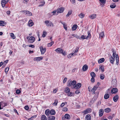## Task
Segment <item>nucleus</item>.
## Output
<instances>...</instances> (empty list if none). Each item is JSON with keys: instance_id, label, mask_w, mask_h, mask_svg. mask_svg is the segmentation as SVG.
Masks as SVG:
<instances>
[{"instance_id": "obj_61", "label": "nucleus", "mask_w": 120, "mask_h": 120, "mask_svg": "<svg viewBox=\"0 0 120 120\" xmlns=\"http://www.w3.org/2000/svg\"><path fill=\"white\" fill-rule=\"evenodd\" d=\"M94 77H92L91 79V81L92 82H94Z\"/></svg>"}, {"instance_id": "obj_59", "label": "nucleus", "mask_w": 120, "mask_h": 120, "mask_svg": "<svg viewBox=\"0 0 120 120\" xmlns=\"http://www.w3.org/2000/svg\"><path fill=\"white\" fill-rule=\"evenodd\" d=\"M75 37L77 38H78L80 39H81V38L79 36L76 35H75L74 36Z\"/></svg>"}, {"instance_id": "obj_3", "label": "nucleus", "mask_w": 120, "mask_h": 120, "mask_svg": "<svg viewBox=\"0 0 120 120\" xmlns=\"http://www.w3.org/2000/svg\"><path fill=\"white\" fill-rule=\"evenodd\" d=\"M79 49V47H77L75 49V50L74 52L73 53H71L68 55V58H70L72 56H74L75 55H76V54H75V53L77 52Z\"/></svg>"}, {"instance_id": "obj_44", "label": "nucleus", "mask_w": 120, "mask_h": 120, "mask_svg": "<svg viewBox=\"0 0 120 120\" xmlns=\"http://www.w3.org/2000/svg\"><path fill=\"white\" fill-rule=\"evenodd\" d=\"M63 26L64 28L67 30V25L65 24H63Z\"/></svg>"}, {"instance_id": "obj_34", "label": "nucleus", "mask_w": 120, "mask_h": 120, "mask_svg": "<svg viewBox=\"0 0 120 120\" xmlns=\"http://www.w3.org/2000/svg\"><path fill=\"white\" fill-rule=\"evenodd\" d=\"M98 87V86H97V85H96L92 89L91 91H95Z\"/></svg>"}, {"instance_id": "obj_17", "label": "nucleus", "mask_w": 120, "mask_h": 120, "mask_svg": "<svg viewBox=\"0 0 120 120\" xmlns=\"http://www.w3.org/2000/svg\"><path fill=\"white\" fill-rule=\"evenodd\" d=\"M55 117L53 116H50L48 117V120H55Z\"/></svg>"}, {"instance_id": "obj_30", "label": "nucleus", "mask_w": 120, "mask_h": 120, "mask_svg": "<svg viewBox=\"0 0 120 120\" xmlns=\"http://www.w3.org/2000/svg\"><path fill=\"white\" fill-rule=\"evenodd\" d=\"M54 43V41H52L51 42L49 43L48 44L47 46L48 47H50Z\"/></svg>"}, {"instance_id": "obj_51", "label": "nucleus", "mask_w": 120, "mask_h": 120, "mask_svg": "<svg viewBox=\"0 0 120 120\" xmlns=\"http://www.w3.org/2000/svg\"><path fill=\"white\" fill-rule=\"evenodd\" d=\"M71 2L72 3V4L75 5V0H70Z\"/></svg>"}, {"instance_id": "obj_2", "label": "nucleus", "mask_w": 120, "mask_h": 120, "mask_svg": "<svg viewBox=\"0 0 120 120\" xmlns=\"http://www.w3.org/2000/svg\"><path fill=\"white\" fill-rule=\"evenodd\" d=\"M28 40V42L30 43H33L35 40V38L33 36L29 37L28 36L26 38Z\"/></svg>"}, {"instance_id": "obj_45", "label": "nucleus", "mask_w": 120, "mask_h": 120, "mask_svg": "<svg viewBox=\"0 0 120 120\" xmlns=\"http://www.w3.org/2000/svg\"><path fill=\"white\" fill-rule=\"evenodd\" d=\"M116 5H115L114 4H111L110 5V7L112 8H114L116 7Z\"/></svg>"}, {"instance_id": "obj_48", "label": "nucleus", "mask_w": 120, "mask_h": 120, "mask_svg": "<svg viewBox=\"0 0 120 120\" xmlns=\"http://www.w3.org/2000/svg\"><path fill=\"white\" fill-rule=\"evenodd\" d=\"M41 3H42L41 4H40L39 5V6L40 7L41 6H43L45 4V2L44 1H42L41 2Z\"/></svg>"}, {"instance_id": "obj_31", "label": "nucleus", "mask_w": 120, "mask_h": 120, "mask_svg": "<svg viewBox=\"0 0 120 120\" xmlns=\"http://www.w3.org/2000/svg\"><path fill=\"white\" fill-rule=\"evenodd\" d=\"M72 85L73 86V87H74L76 85V81L75 80H74L72 81Z\"/></svg>"}, {"instance_id": "obj_35", "label": "nucleus", "mask_w": 120, "mask_h": 120, "mask_svg": "<svg viewBox=\"0 0 120 120\" xmlns=\"http://www.w3.org/2000/svg\"><path fill=\"white\" fill-rule=\"evenodd\" d=\"M72 11L71 10H70L69 11L68 14L66 15V17H68L72 13Z\"/></svg>"}, {"instance_id": "obj_33", "label": "nucleus", "mask_w": 120, "mask_h": 120, "mask_svg": "<svg viewBox=\"0 0 120 120\" xmlns=\"http://www.w3.org/2000/svg\"><path fill=\"white\" fill-rule=\"evenodd\" d=\"M90 75L92 77H95V74L94 72H91Z\"/></svg>"}, {"instance_id": "obj_64", "label": "nucleus", "mask_w": 120, "mask_h": 120, "mask_svg": "<svg viewBox=\"0 0 120 120\" xmlns=\"http://www.w3.org/2000/svg\"><path fill=\"white\" fill-rule=\"evenodd\" d=\"M67 80V78H64L63 81V83H65Z\"/></svg>"}, {"instance_id": "obj_18", "label": "nucleus", "mask_w": 120, "mask_h": 120, "mask_svg": "<svg viewBox=\"0 0 120 120\" xmlns=\"http://www.w3.org/2000/svg\"><path fill=\"white\" fill-rule=\"evenodd\" d=\"M29 26H31L34 25V23L31 20H30L28 22Z\"/></svg>"}, {"instance_id": "obj_52", "label": "nucleus", "mask_w": 120, "mask_h": 120, "mask_svg": "<svg viewBox=\"0 0 120 120\" xmlns=\"http://www.w3.org/2000/svg\"><path fill=\"white\" fill-rule=\"evenodd\" d=\"M46 32H43V34L42 35V36L44 38L45 37L46 35Z\"/></svg>"}, {"instance_id": "obj_24", "label": "nucleus", "mask_w": 120, "mask_h": 120, "mask_svg": "<svg viewBox=\"0 0 120 120\" xmlns=\"http://www.w3.org/2000/svg\"><path fill=\"white\" fill-rule=\"evenodd\" d=\"M105 112L107 113L111 111V109L109 108H107L105 109Z\"/></svg>"}, {"instance_id": "obj_63", "label": "nucleus", "mask_w": 120, "mask_h": 120, "mask_svg": "<svg viewBox=\"0 0 120 120\" xmlns=\"http://www.w3.org/2000/svg\"><path fill=\"white\" fill-rule=\"evenodd\" d=\"M64 105L65 104L63 102L61 104L60 106L61 107H63L64 106Z\"/></svg>"}, {"instance_id": "obj_20", "label": "nucleus", "mask_w": 120, "mask_h": 120, "mask_svg": "<svg viewBox=\"0 0 120 120\" xmlns=\"http://www.w3.org/2000/svg\"><path fill=\"white\" fill-rule=\"evenodd\" d=\"M65 118L67 119H69L70 118V116L68 114H66L65 115Z\"/></svg>"}, {"instance_id": "obj_25", "label": "nucleus", "mask_w": 120, "mask_h": 120, "mask_svg": "<svg viewBox=\"0 0 120 120\" xmlns=\"http://www.w3.org/2000/svg\"><path fill=\"white\" fill-rule=\"evenodd\" d=\"M78 16L81 19H82L85 16V15L82 13H81L79 14L78 15Z\"/></svg>"}, {"instance_id": "obj_15", "label": "nucleus", "mask_w": 120, "mask_h": 120, "mask_svg": "<svg viewBox=\"0 0 120 120\" xmlns=\"http://www.w3.org/2000/svg\"><path fill=\"white\" fill-rule=\"evenodd\" d=\"M103 113L104 110L102 109H100L99 112V115L100 116H102L103 114Z\"/></svg>"}, {"instance_id": "obj_4", "label": "nucleus", "mask_w": 120, "mask_h": 120, "mask_svg": "<svg viewBox=\"0 0 120 120\" xmlns=\"http://www.w3.org/2000/svg\"><path fill=\"white\" fill-rule=\"evenodd\" d=\"M88 35L86 37H85L84 35H82L80 37L81 39H88L89 38H90L91 37V34L90 31H88L87 32Z\"/></svg>"}, {"instance_id": "obj_40", "label": "nucleus", "mask_w": 120, "mask_h": 120, "mask_svg": "<svg viewBox=\"0 0 120 120\" xmlns=\"http://www.w3.org/2000/svg\"><path fill=\"white\" fill-rule=\"evenodd\" d=\"M58 102V100L57 99H55V102L53 103V104H54L55 106H56L57 105Z\"/></svg>"}, {"instance_id": "obj_37", "label": "nucleus", "mask_w": 120, "mask_h": 120, "mask_svg": "<svg viewBox=\"0 0 120 120\" xmlns=\"http://www.w3.org/2000/svg\"><path fill=\"white\" fill-rule=\"evenodd\" d=\"M97 99L96 97V98H95V97H94L92 100H91L90 101V102L91 103H93L94 101L96 100Z\"/></svg>"}, {"instance_id": "obj_9", "label": "nucleus", "mask_w": 120, "mask_h": 120, "mask_svg": "<svg viewBox=\"0 0 120 120\" xmlns=\"http://www.w3.org/2000/svg\"><path fill=\"white\" fill-rule=\"evenodd\" d=\"M118 89L116 88H113L111 90V93L112 94H115L117 92Z\"/></svg>"}, {"instance_id": "obj_53", "label": "nucleus", "mask_w": 120, "mask_h": 120, "mask_svg": "<svg viewBox=\"0 0 120 120\" xmlns=\"http://www.w3.org/2000/svg\"><path fill=\"white\" fill-rule=\"evenodd\" d=\"M75 93L77 94H78L80 93L79 90H76L75 92Z\"/></svg>"}, {"instance_id": "obj_57", "label": "nucleus", "mask_w": 120, "mask_h": 120, "mask_svg": "<svg viewBox=\"0 0 120 120\" xmlns=\"http://www.w3.org/2000/svg\"><path fill=\"white\" fill-rule=\"evenodd\" d=\"M68 93V95L70 96H72L73 95V94L71 92H70V93L69 92V93Z\"/></svg>"}, {"instance_id": "obj_29", "label": "nucleus", "mask_w": 120, "mask_h": 120, "mask_svg": "<svg viewBox=\"0 0 120 120\" xmlns=\"http://www.w3.org/2000/svg\"><path fill=\"white\" fill-rule=\"evenodd\" d=\"M10 35L11 37L13 39H15V38L16 37L15 36L14 34L12 33H10Z\"/></svg>"}, {"instance_id": "obj_10", "label": "nucleus", "mask_w": 120, "mask_h": 120, "mask_svg": "<svg viewBox=\"0 0 120 120\" xmlns=\"http://www.w3.org/2000/svg\"><path fill=\"white\" fill-rule=\"evenodd\" d=\"M43 58V57L42 56L36 57L34 58V61H40Z\"/></svg>"}, {"instance_id": "obj_39", "label": "nucleus", "mask_w": 120, "mask_h": 120, "mask_svg": "<svg viewBox=\"0 0 120 120\" xmlns=\"http://www.w3.org/2000/svg\"><path fill=\"white\" fill-rule=\"evenodd\" d=\"M9 69V68L8 67H7L5 68V72L6 74H7V72L8 71Z\"/></svg>"}, {"instance_id": "obj_27", "label": "nucleus", "mask_w": 120, "mask_h": 120, "mask_svg": "<svg viewBox=\"0 0 120 120\" xmlns=\"http://www.w3.org/2000/svg\"><path fill=\"white\" fill-rule=\"evenodd\" d=\"M50 111L48 109H47L46 110L45 112V113L46 115L48 116L49 115V114H50Z\"/></svg>"}, {"instance_id": "obj_21", "label": "nucleus", "mask_w": 120, "mask_h": 120, "mask_svg": "<svg viewBox=\"0 0 120 120\" xmlns=\"http://www.w3.org/2000/svg\"><path fill=\"white\" fill-rule=\"evenodd\" d=\"M105 60L104 58H103L100 59L98 61V63L99 64H100L103 63L104 61Z\"/></svg>"}, {"instance_id": "obj_62", "label": "nucleus", "mask_w": 120, "mask_h": 120, "mask_svg": "<svg viewBox=\"0 0 120 120\" xmlns=\"http://www.w3.org/2000/svg\"><path fill=\"white\" fill-rule=\"evenodd\" d=\"M28 46L30 47H31L33 48H34V47L35 46L34 45H29Z\"/></svg>"}, {"instance_id": "obj_55", "label": "nucleus", "mask_w": 120, "mask_h": 120, "mask_svg": "<svg viewBox=\"0 0 120 120\" xmlns=\"http://www.w3.org/2000/svg\"><path fill=\"white\" fill-rule=\"evenodd\" d=\"M72 83L71 81H70L68 83V86H70L72 85Z\"/></svg>"}, {"instance_id": "obj_23", "label": "nucleus", "mask_w": 120, "mask_h": 120, "mask_svg": "<svg viewBox=\"0 0 120 120\" xmlns=\"http://www.w3.org/2000/svg\"><path fill=\"white\" fill-rule=\"evenodd\" d=\"M109 95L108 94H105L104 96V98L105 99H108L109 97Z\"/></svg>"}, {"instance_id": "obj_7", "label": "nucleus", "mask_w": 120, "mask_h": 120, "mask_svg": "<svg viewBox=\"0 0 120 120\" xmlns=\"http://www.w3.org/2000/svg\"><path fill=\"white\" fill-rule=\"evenodd\" d=\"M64 10V8L63 7H62L57 9L56 11L58 13H61L63 12Z\"/></svg>"}, {"instance_id": "obj_50", "label": "nucleus", "mask_w": 120, "mask_h": 120, "mask_svg": "<svg viewBox=\"0 0 120 120\" xmlns=\"http://www.w3.org/2000/svg\"><path fill=\"white\" fill-rule=\"evenodd\" d=\"M68 110V109L66 107H64L63 109V111H67Z\"/></svg>"}, {"instance_id": "obj_36", "label": "nucleus", "mask_w": 120, "mask_h": 120, "mask_svg": "<svg viewBox=\"0 0 120 120\" xmlns=\"http://www.w3.org/2000/svg\"><path fill=\"white\" fill-rule=\"evenodd\" d=\"M65 92L67 93H68L70 92V89L68 87H67L65 89Z\"/></svg>"}, {"instance_id": "obj_13", "label": "nucleus", "mask_w": 120, "mask_h": 120, "mask_svg": "<svg viewBox=\"0 0 120 120\" xmlns=\"http://www.w3.org/2000/svg\"><path fill=\"white\" fill-rule=\"evenodd\" d=\"M96 17V15L95 14H92L89 16V17L91 19H95Z\"/></svg>"}, {"instance_id": "obj_16", "label": "nucleus", "mask_w": 120, "mask_h": 120, "mask_svg": "<svg viewBox=\"0 0 120 120\" xmlns=\"http://www.w3.org/2000/svg\"><path fill=\"white\" fill-rule=\"evenodd\" d=\"M91 116L89 114L87 115L86 117L85 120H91Z\"/></svg>"}, {"instance_id": "obj_26", "label": "nucleus", "mask_w": 120, "mask_h": 120, "mask_svg": "<svg viewBox=\"0 0 120 120\" xmlns=\"http://www.w3.org/2000/svg\"><path fill=\"white\" fill-rule=\"evenodd\" d=\"M78 26L77 25H74L72 27V29L73 30H75L77 29Z\"/></svg>"}, {"instance_id": "obj_54", "label": "nucleus", "mask_w": 120, "mask_h": 120, "mask_svg": "<svg viewBox=\"0 0 120 120\" xmlns=\"http://www.w3.org/2000/svg\"><path fill=\"white\" fill-rule=\"evenodd\" d=\"M21 92L19 90H17L16 91V93L17 94H19Z\"/></svg>"}, {"instance_id": "obj_6", "label": "nucleus", "mask_w": 120, "mask_h": 120, "mask_svg": "<svg viewBox=\"0 0 120 120\" xmlns=\"http://www.w3.org/2000/svg\"><path fill=\"white\" fill-rule=\"evenodd\" d=\"M39 48L41 54H44L46 52V48H43L42 46H40Z\"/></svg>"}, {"instance_id": "obj_1", "label": "nucleus", "mask_w": 120, "mask_h": 120, "mask_svg": "<svg viewBox=\"0 0 120 120\" xmlns=\"http://www.w3.org/2000/svg\"><path fill=\"white\" fill-rule=\"evenodd\" d=\"M55 51L59 53H61L63 55L65 56L66 55V53L65 51L61 48H58L55 50Z\"/></svg>"}, {"instance_id": "obj_43", "label": "nucleus", "mask_w": 120, "mask_h": 120, "mask_svg": "<svg viewBox=\"0 0 120 120\" xmlns=\"http://www.w3.org/2000/svg\"><path fill=\"white\" fill-rule=\"evenodd\" d=\"M116 63L117 64H119L118 63V54L117 55H116Z\"/></svg>"}, {"instance_id": "obj_8", "label": "nucleus", "mask_w": 120, "mask_h": 120, "mask_svg": "<svg viewBox=\"0 0 120 120\" xmlns=\"http://www.w3.org/2000/svg\"><path fill=\"white\" fill-rule=\"evenodd\" d=\"M81 85L82 84L81 83H78L73 88L75 89H78L80 88Z\"/></svg>"}, {"instance_id": "obj_22", "label": "nucleus", "mask_w": 120, "mask_h": 120, "mask_svg": "<svg viewBox=\"0 0 120 120\" xmlns=\"http://www.w3.org/2000/svg\"><path fill=\"white\" fill-rule=\"evenodd\" d=\"M41 120H47V118L45 116L43 115L41 116Z\"/></svg>"}, {"instance_id": "obj_60", "label": "nucleus", "mask_w": 120, "mask_h": 120, "mask_svg": "<svg viewBox=\"0 0 120 120\" xmlns=\"http://www.w3.org/2000/svg\"><path fill=\"white\" fill-rule=\"evenodd\" d=\"M29 0H24L23 1V3H26L27 4L28 1Z\"/></svg>"}, {"instance_id": "obj_12", "label": "nucleus", "mask_w": 120, "mask_h": 120, "mask_svg": "<svg viewBox=\"0 0 120 120\" xmlns=\"http://www.w3.org/2000/svg\"><path fill=\"white\" fill-rule=\"evenodd\" d=\"M88 68V66L86 64H85L82 67V70L84 71H86Z\"/></svg>"}, {"instance_id": "obj_14", "label": "nucleus", "mask_w": 120, "mask_h": 120, "mask_svg": "<svg viewBox=\"0 0 120 120\" xmlns=\"http://www.w3.org/2000/svg\"><path fill=\"white\" fill-rule=\"evenodd\" d=\"M115 58L112 57V56H111L110 58V61L112 64H113L114 61L115 60Z\"/></svg>"}, {"instance_id": "obj_11", "label": "nucleus", "mask_w": 120, "mask_h": 120, "mask_svg": "<svg viewBox=\"0 0 120 120\" xmlns=\"http://www.w3.org/2000/svg\"><path fill=\"white\" fill-rule=\"evenodd\" d=\"M119 97L117 95H115L114 96L113 100L114 102H116L118 99Z\"/></svg>"}, {"instance_id": "obj_32", "label": "nucleus", "mask_w": 120, "mask_h": 120, "mask_svg": "<svg viewBox=\"0 0 120 120\" xmlns=\"http://www.w3.org/2000/svg\"><path fill=\"white\" fill-rule=\"evenodd\" d=\"M100 37L101 38H103L104 36V33L103 32H102L99 34Z\"/></svg>"}, {"instance_id": "obj_41", "label": "nucleus", "mask_w": 120, "mask_h": 120, "mask_svg": "<svg viewBox=\"0 0 120 120\" xmlns=\"http://www.w3.org/2000/svg\"><path fill=\"white\" fill-rule=\"evenodd\" d=\"M9 1V0H2L1 2L5 4Z\"/></svg>"}, {"instance_id": "obj_49", "label": "nucleus", "mask_w": 120, "mask_h": 120, "mask_svg": "<svg viewBox=\"0 0 120 120\" xmlns=\"http://www.w3.org/2000/svg\"><path fill=\"white\" fill-rule=\"evenodd\" d=\"M83 113H84V114H87L88 113V111L87 110V109H86L85 110H84L83 112Z\"/></svg>"}, {"instance_id": "obj_38", "label": "nucleus", "mask_w": 120, "mask_h": 120, "mask_svg": "<svg viewBox=\"0 0 120 120\" xmlns=\"http://www.w3.org/2000/svg\"><path fill=\"white\" fill-rule=\"evenodd\" d=\"M99 69L101 70L102 72H103L104 71V67L102 66H100L99 68Z\"/></svg>"}, {"instance_id": "obj_56", "label": "nucleus", "mask_w": 120, "mask_h": 120, "mask_svg": "<svg viewBox=\"0 0 120 120\" xmlns=\"http://www.w3.org/2000/svg\"><path fill=\"white\" fill-rule=\"evenodd\" d=\"M87 110L88 112V113L89 112H91V109L89 108H87L86 109Z\"/></svg>"}, {"instance_id": "obj_28", "label": "nucleus", "mask_w": 120, "mask_h": 120, "mask_svg": "<svg viewBox=\"0 0 120 120\" xmlns=\"http://www.w3.org/2000/svg\"><path fill=\"white\" fill-rule=\"evenodd\" d=\"M26 14H27L29 16H32V14L31 12H30V11H26Z\"/></svg>"}, {"instance_id": "obj_42", "label": "nucleus", "mask_w": 120, "mask_h": 120, "mask_svg": "<svg viewBox=\"0 0 120 120\" xmlns=\"http://www.w3.org/2000/svg\"><path fill=\"white\" fill-rule=\"evenodd\" d=\"M4 24V21H0V25L1 26H3Z\"/></svg>"}, {"instance_id": "obj_47", "label": "nucleus", "mask_w": 120, "mask_h": 120, "mask_svg": "<svg viewBox=\"0 0 120 120\" xmlns=\"http://www.w3.org/2000/svg\"><path fill=\"white\" fill-rule=\"evenodd\" d=\"M100 1L102 4H105V0H99Z\"/></svg>"}, {"instance_id": "obj_19", "label": "nucleus", "mask_w": 120, "mask_h": 120, "mask_svg": "<svg viewBox=\"0 0 120 120\" xmlns=\"http://www.w3.org/2000/svg\"><path fill=\"white\" fill-rule=\"evenodd\" d=\"M56 113L55 111L53 109H51L50 111V114L51 115H54Z\"/></svg>"}, {"instance_id": "obj_58", "label": "nucleus", "mask_w": 120, "mask_h": 120, "mask_svg": "<svg viewBox=\"0 0 120 120\" xmlns=\"http://www.w3.org/2000/svg\"><path fill=\"white\" fill-rule=\"evenodd\" d=\"M25 109L26 110H28L29 109V107L27 105L25 106L24 107Z\"/></svg>"}, {"instance_id": "obj_5", "label": "nucleus", "mask_w": 120, "mask_h": 120, "mask_svg": "<svg viewBox=\"0 0 120 120\" xmlns=\"http://www.w3.org/2000/svg\"><path fill=\"white\" fill-rule=\"evenodd\" d=\"M45 23L47 27H51V26H54L52 22H49V21H45Z\"/></svg>"}, {"instance_id": "obj_46", "label": "nucleus", "mask_w": 120, "mask_h": 120, "mask_svg": "<svg viewBox=\"0 0 120 120\" xmlns=\"http://www.w3.org/2000/svg\"><path fill=\"white\" fill-rule=\"evenodd\" d=\"M104 78V75L103 74L101 75L100 76V78L102 79H103Z\"/></svg>"}]
</instances>
